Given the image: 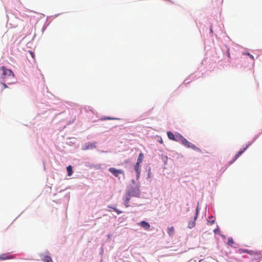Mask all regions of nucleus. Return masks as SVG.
<instances>
[{
    "label": "nucleus",
    "instance_id": "bb28decb",
    "mask_svg": "<svg viewBox=\"0 0 262 262\" xmlns=\"http://www.w3.org/2000/svg\"><path fill=\"white\" fill-rule=\"evenodd\" d=\"M160 142H161V143H162V140H160Z\"/></svg>",
    "mask_w": 262,
    "mask_h": 262
},
{
    "label": "nucleus",
    "instance_id": "4468645a",
    "mask_svg": "<svg viewBox=\"0 0 262 262\" xmlns=\"http://www.w3.org/2000/svg\"><path fill=\"white\" fill-rule=\"evenodd\" d=\"M144 158V155L142 153H140L138 156L137 163L139 164H141L142 162V161Z\"/></svg>",
    "mask_w": 262,
    "mask_h": 262
},
{
    "label": "nucleus",
    "instance_id": "cd10ccee",
    "mask_svg": "<svg viewBox=\"0 0 262 262\" xmlns=\"http://www.w3.org/2000/svg\"><path fill=\"white\" fill-rule=\"evenodd\" d=\"M160 142H161V143H162V140H160Z\"/></svg>",
    "mask_w": 262,
    "mask_h": 262
},
{
    "label": "nucleus",
    "instance_id": "6ab92c4d",
    "mask_svg": "<svg viewBox=\"0 0 262 262\" xmlns=\"http://www.w3.org/2000/svg\"><path fill=\"white\" fill-rule=\"evenodd\" d=\"M247 253L250 254V255H259V253H258V252H254V251H251V250H248V251H247Z\"/></svg>",
    "mask_w": 262,
    "mask_h": 262
},
{
    "label": "nucleus",
    "instance_id": "a878e982",
    "mask_svg": "<svg viewBox=\"0 0 262 262\" xmlns=\"http://www.w3.org/2000/svg\"><path fill=\"white\" fill-rule=\"evenodd\" d=\"M250 57L253 58L252 55L250 56Z\"/></svg>",
    "mask_w": 262,
    "mask_h": 262
},
{
    "label": "nucleus",
    "instance_id": "5701e85b",
    "mask_svg": "<svg viewBox=\"0 0 262 262\" xmlns=\"http://www.w3.org/2000/svg\"><path fill=\"white\" fill-rule=\"evenodd\" d=\"M3 85L4 87V88H7V85L6 84L3 83Z\"/></svg>",
    "mask_w": 262,
    "mask_h": 262
},
{
    "label": "nucleus",
    "instance_id": "20e7f679",
    "mask_svg": "<svg viewBox=\"0 0 262 262\" xmlns=\"http://www.w3.org/2000/svg\"><path fill=\"white\" fill-rule=\"evenodd\" d=\"M108 170L116 177H118L120 174H124V171L122 169H117L115 168L111 167L108 169Z\"/></svg>",
    "mask_w": 262,
    "mask_h": 262
},
{
    "label": "nucleus",
    "instance_id": "aec40b11",
    "mask_svg": "<svg viewBox=\"0 0 262 262\" xmlns=\"http://www.w3.org/2000/svg\"><path fill=\"white\" fill-rule=\"evenodd\" d=\"M248 250L245 249H239L238 250V252L239 254H243L245 253H247Z\"/></svg>",
    "mask_w": 262,
    "mask_h": 262
},
{
    "label": "nucleus",
    "instance_id": "a211bd4d",
    "mask_svg": "<svg viewBox=\"0 0 262 262\" xmlns=\"http://www.w3.org/2000/svg\"><path fill=\"white\" fill-rule=\"evenodd\" d=\"M227 243L230 246H233V245L234 244V241H233L232 237H230L228 238V243Z\"/></svg>",
    "mask_w": 262,
    "mask_h": 262
},
{
    "label": "nucleus",
    "instance_id": "4be33fe9",
    "mask_svg": "<svg viewBox=\"0 0 262 262\" xmlns=\"http://www.w3.org/2000/svg\"><path fill=\"white\" fill-rule=\"evenodd\" d=\"M208 223H209L210 224V225H212L214 223V220H209L208 221Z\"/></svg>",
    "mask_w": 262,
    "mask_h": 262
},
{
    "label": "nucleus",
    "instance_id": "39448f33",
    "mask_svg": "<svg viewBox=\"0 0 262 262\" xmlns=\"http://www.w3.org/2000/svg\"><path fill=\"white\" fill-rule=\"evenodd\" d=\"M198 214V209H196L195 213V216L194 217L193 220L192 221H190L188 224V228H190V229L192 228L195 226V221L197 218Z\"/></svg>",
    "mask_w": 262,
    "mask_h": 262
},
{
    "label": "nucleus",
    "instance_id": "393cba45",
    "mask_svg": "<svg viewBox=\"0 0 262 262\" xmlns=\"http://www.w3.org/2000/svg\"><path fill=\"white\" fill-rule=\"evenodd\" d=\"M228 57H230V54L228 53Z\"/></svg>",
    "mask_w": 262,
    "mask_h": 262
},
{
    "label": "nucleus",
    "instance_id": "f8f14e48",
    "mask_svg": "<svg viewBox=\"0 0 262 262\" xmlns=\"http://www.w3.org/2000/svg\"><path fill=\"white\" fill-rule=\"evenodd\" d=\"M167 233L170 236H172L174 233V228L173 226H171L168 228Z\"/></svg>",
    "mask_w": 262,
    "mask_h": 262
},
{
    "label": "nucleus",
    "instance_id": "b1692460",
    "mask_svg": "<svg viewBox=\"0 0 262 262\" xmlns=\"http://www.w3.org/2000/svg\"><path fill=\"white\" fill-rule=\"evenodd\" d=\"M31 54L32 55V56L33 57V56H34L32 52H31Z\"/></svg>",
    "mask_w": 262,
    "mask_h": 262
},
{
    "label": "nucleus",
    "instance_id": "1a4fd4ad",
    "mask_svg": "<svg viewBox=\"0 0 262 262\" xmlns=\"http://www.w3.org/2000/svg\"><path fill=\"white\" fill-rule=\"evenodd\" d=\"M13 256L9 255L7 253L2 254L0 255V260H6L13 258Z\"/></svg>",
    "mask_w": 262,
    "mask_h": 262
},
{
    "label": "nucleus",
    "instance_id": "2eb2a0df",
    "mask_svg": "<svg viewBox=\"0 0 262 262\" xmlns=\"http://www.w3.org/2000/svg\"><path fill=\"white\" fill-rule=\"evenodd\" d=\"M167 136H168V137L170 140H172L174 141L175 137H176V135H174V134H173L172 133H171V132H167Z\"/></svg>",
    "mask_w": 262,
    "mask_h": 262
},
{
    "label": "nucleus",
    "instance_id": "ddd939ff",
    "mask_svg": "<svg viewBox=\"0 0 262 262\" xmlns=\"http://www.w3.org/2000/svg\"><path fill=\"white\" fill-rule=\"evenodd\" d=\"M184 137L182 136L181 134H176V137H175V139H174V141H182V140H183Z\"/></svg>",
    "mask_w": 262,
    "mask_h": 262
},
{
    "label": "nucleus",
    "instance_id": "f03ea898",
    "mask_svg": "<svg viewBox=\"0 0 262 262\" xmlns=\"http://www.w3.org/2000/svg\"><path fill=\"white\" fill-rule=\"evenodd\" d=\"M182 143L186 146L187 148H191L193 149L194 150H199V148H198L195 145L192 144L191 143L189 142L184 137L183 138V140L181 141Z\"/></svg>",
    "mask_w": 262,
    "mask_h": 262
},
{
    "label": "nucleus",
    "instance_id": "9b49d317",
    "mask_svg": "<svg viewBox=\"0 0 262 262\" xmlns=\"http://www.w3.org/2000/svg\"><path fill=\"white\" fill-rule=\"evenodd\" d=\"M140 164L136 163V164H135V165L134 166V169L136 172V175H137V178H138L140 175V170L141 169H140Z\"/></svg>",
    "mask_w": 262,
    "mask_h": 262
},
{
    "label": "nucleus",
    "instance_id": "412c9836",
    "mask_svg": "<svg viewBox=\"0 0 262 262\" xmlns=\"http://www.w3.org/2000/svg\"><path fill=\"white\" fill-rule=\"evenodd\" d=\"M108 207L110 208L113 209L118 214H119L122 213V211L118 210L116 208H113V207Z\"/></svg>",
    "mask_w": 262,
    "mask_h": 262
},
{
    "label": "nucleus",
    "instance_id": "f257e3e1",
    "mask_svg": "<svg viewBox=\"0 0 262 262\" xmlns=\"http://www.w3.org/2000/svg\"><path fill=\"white\" fill-rule=\"evenodd\" d=\"M0 74L1 77L3 79H12L14 77L13 72L11 70L7 69L4 66L1 67Z\"/></svg>",
    "mask_w": 262,
    "mask_h": 262
},
{
    "label": "nucleus",
    "instance_id": "f3484780",
    "mask_svg": "<svg viewBox=\"0 0 262 262\" xmlns=\"http://www.w3.org/2000/svg\"><path fill=\"white\" fill-rule=\"evenodd\" d=\"M42 260L46 262H53L51 257L48 255L45 256Z\"/></svg>",
    "mask_w": 262,
    "mask_h": 262
},
{
    "label": "nucleus",
    "instance_id": "6e6552de",
    "mask_svg": "<svg viewBox=\"0 0 262 262\" xmlns=\"http://www.w3.org/2000/svg\"><path fill=\"white\" fill-rule=\"evenodd\" d=\"M138 224L145 230L149 229L150 226L148 223L144 221L140 222Z\"/></svg>",
    "mask_w": 262,
    "mask_h": 262
},
{
    "label": "nucleus",
    "instance_id": "423d86ee",
    "mask_svg": "<svg viewBox=\"0 0 262 262\" xmlns=\"http://www.w3.org/2000/svg\"><path fill=\"white\" fill-rule=\"evenodd\" d=\"M131 198V196L127 192H126L124 195L123 197V200L124 201V205L126 207H128L129 206V202Z\"/></svg>",
    "mask_w": 262,
    "mask_h": 262
},
{
    "label": "nucleus",
    "instance_id": "dca6fc26",
    "mask_svg": "<svg viewBox=\"0 0 262 262\" xmlns=\"http://www.w3.org/2000/svg\"><path fill=\"white\" fill-rule=\"evenodd\" d=\"M67 170L68 173V176H71L73 174V170H72V167L71 165L68 166L67 167Z\"/></svg>",
    "mask_w": 262,
    "mask_h": 262
},
{
    "label": "nucleus",
    "instance_id": "0eeeda50",
    "mask_svg": "<svg viewBox=\"0 0 262 262\" xmlns=\"http://www.w3.org/2000/svg\"><path fill=\"white\" fill-rule=\"evenodd\" d=\"M96 147L95 143H86L84 145V147H83V150H88L89 149H93Z\"/></svg>",
    "mask_w": 262,
    "mask_h": 262
},
{
    "label": "nucleus",
    "instance_id": "9d476101",
    "mask_svg": "<svg viewBox=\"0 0 262 262\" xmlns=\"http://www.w3.org/2000/svg\"><path fill=\"white\" fill-rule=\"evenodd\" d=\"M249 145H247L245 148L239 150L238 153L235 156L234 159L232 161L230 162L231 163L234 162L237 158L245 151V150L248 148Z\"/></svg>",
    "mask_w": 262,
    "mask_h": 262
},
{
    "label": "nucleus",
    "instance_id": "7ed1b4c3",
    "mask_svg": "<svg viewBox=\"0 0 262 262\" xmlns=\"http://www.w3.org/2000/svg\"><path fill=\"white\" fill-rule=\"evenodd\" d=\"M127 192L131 196V197H138L140 195V190L137 188H132L128 190Z\"/></svg>",
    "mask_w": 262,
    "mask_h": 262
}]
</instances>
